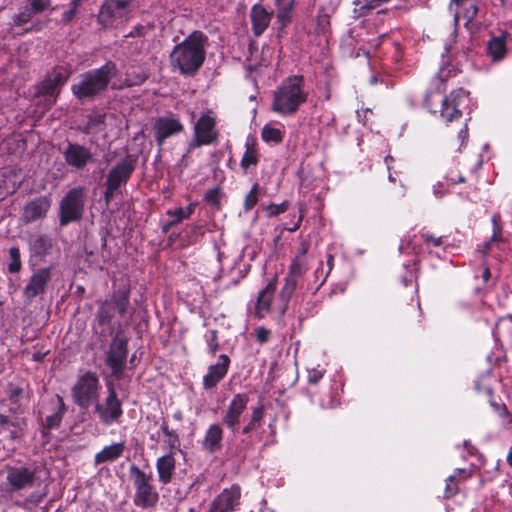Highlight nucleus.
Instances as JSON below:
<instances>
[{
	"instance_id": "f257e3e1",
	"label": "nucleus",
	"mask_w": 512,
	"mask_h": 512,
	"mask_svg": "<svg viewBox=\"0 0 512 512\" xmlns=\"http://www.w3.org/2000/svg\"><path fill=\"white\" fill-rule=\"evenodd\" d=\"M207 37L200 31H194L170 54L171 65L184 75H193L205 60Z\"/></svg>"
},
{
	"instance_id": "f03ea898",
	"label": "nucleus",
	"mask_w": 512,
	"mask_h": 512,
	"mask_svg": "<svg viewBox=\"0 0 512 512\" xmlns=\"http://www.w3.org/2000/svg\"><path fill=\"white\" fill-rule=\"evenodd\" d=\"M308 99L302 75L285 78L273 94L272 110L282 116L296 113Z\"/></svg>"
},
{
	"instance_id": "7ed1b4c3",
	"label": "nucleus",
	"mask_w": 512,
	"mask_h": 512,
	"mask_svg": "<svg viewBox=\"0 0 512 512\" xmlns=\"http://www.w3.org/2000/svg\"><path fill=\"white\" fill-rule=\"evenodd\" d=\"M116 74V64L108 61L100 68L82 74L80 80L71 86V91L80 100L93 98L106 90Z\"/></svg>"
},
{
	"instance_id": "20e7f679",
	"label": "nucleus",
	"mask_w": 512,
	"mask_h": 512,
	"mask_svg": "<svg viewBox=\"0 0 512 512\" xmlns=\"http://www.w3.org/2000/svg\"><path fill=\"white\" fill-rule=\"evenodd\" d=\"M129 471L135 488L134 504L143 509L154 507L159 500V494L152 485V474L135 465Z\"/></svg>"
},
{
	"instance_id": "39448f33",
	"label": "nucleus",
	"mask_w": 512,
	"mask_h": 512,
	"mask_svg": "<svg viewBox=\"0 0 512 512\" xmlns=\"http://www.w3.org/2000/svg\"><path fill=\"white\" fill-rule=\"evenodd\" d=\"M85 200L86 189L84 187L73 188L64 195L59 204V222L61 226H66L82 218Z\"/></svg>"
},
{
	"instance_id": "423d86ee",
	"label": "nucleus",
	"mask_w": 512,
	"mask_h": 512,
	"mask_svg": "<svg viewBox=\"0 0 512 512\" xmlns=\"http://www.w3.org/2000/svg\"><path fill=\"white\" fill-rule=\"evenodd\" d=\"M138 7L136 0H106L99 11L98 20L104 27L127 21Z\"/></svg>"
},
{
	"instance_id": "0eeeda50",
	"label": "nucleus",
	"mask_w": 512,
	"mask_h": 512,
	"mask_svg": "<svg viewBox=\"0 0 512 512\" xmlns=\"http://www.w3.org/2000/svg\"><path fill=\"white\" fill-rule=\"evenodd\" d=\"M100 383L92 372L81 375L72 387L73 401L81 408H88L98 401Z\"/></svg>"
},
{
	"instance_id": "6e6552de",
	"label": "nucleus",
	"mask_w": 512,
	"mask_h": 512,
	"mask_svg": "<svg viewBox=\"0 0 512 512\" xmlns=\"http://www.w3.org/2000/svg\"><path fill=\"white\" fill-rule=\"evenodd\" d=\"M216 116L209 110L202 114L194 126V135L189 143L190 149L210 145L218 139Z\"/></svg>"
},
{
	"instance_id": "1a4fd4ad",
	"label": "nucleus",
	"mask_w": 512,
	"mask_h": 512,
	"mask_svg": "<svg viewBox=\"0 0 512 512\" xmlns=\"http://www.w3.org/2000/svg\"><path fill=\"white\" fill-rule=\"evenodd\" d=\"M134 169L135 165L133 161L129 158H125L110 170L107 176V188L105 192L107 202L113 197L119 187L128 181Z\"/></svg>"
},
{
	"instance_id": "9d476101",
	"label": "nucleus",
	"mask_w": 512,
	"mask_h": 512,
	"mask_svg": "<svg viewBox=\"0 0 512 512\" xmlns=\"http://www.w3.org/2000/svg\"><path fill=\"white\" fill-rule=\"evenodd\" d=\"M249 395L246 393H237L230 400L223 415V423L235 434L240 424L241 416L247 409Z\"/></svg>"
},
{
	"instance_id": "9b49d317",
	"label": "nucleus",
	"mask_w": 512,
	"mask_h": 512,
	"mask_svg": "<svg viewBox=\"0 0 512 512\" xmlns=\"http://www.w3.org/2000/svg\"><path fill=\"white\" fill-rule=\"evenodd\" d=\"M95 411L100 421L105 425H110L121 417L123 411L121 402L117 398L115 389L111 386L108 388V395L103 403L96 402Z\"/></svg>"
},
{
	"instance_id": "f8f14e48",
	"label": "nucleus",
	"mask_w": 512,
	"mask_h": 512,
	"mask_svg": "<svg viewBox=\"0 0 512 512\" xmlns=\"http://www.w3.org/2000/svg\"><path fill=\"white\" fill-rule=\"evenodd\" d=\"M241 488L233 484L224 489L211 503L207 512H232L240 503Z\"/></svg>"
},
{
	"instance_id": "ddd939ff",
	"label": "nucleus",
	"mask_w": 512,
	"mask_h": 512,
	"mask_svg": "<svg viewBox=\"0 0 512 512\" xmlns=\"http://www.w3.org/2000/svg\"><path fill=\"white\" fill-rule=\"evenodd\" d=\"M52 204L50 195L36 197L23 207L21 220L23 223H32L43 219L48 214Z\"/></svg>"
},
{
	"instance_id": "4468645a",
	"label": "nucleus",
	"mask_w": 512,
	"mask_h": 512,
	"mask_svg": "<svg viewBox=\"0 0 512 512\" xmlns=\"http://www.w3.org/2000/svg\"><path fill=\"white\" fill-rule=\"evenodd\" d=\"M6 480L11 491L30 488L35 481V469L26 466L9 467Z\"/></svg>"
},
{
	"instance_id": "2eb2a0df",
	"label": "nucleus",
	"mask_w": 512,
	"mask_h": 512,
	"mask_svg": "<svg viewBox=\"0 0 512 512\" xmlns=\"http://www.w3.org/2000/svg\"><path fill=\"white\" fill-rule=\"evenodd\" d=\"M230 358L226 354L218 356V360L215 364H211L207 373L203 376V387L205 390L214 389L227 375L230 367Z\"/></svg>"
},
{
	"instance_id": "dca6fc26",
	"label": "nucleus",
	"mask_w": 512,
	"mask_h": 512,
	"mask_svg": "<svg viewBox=\"0 0 512 512\" xmlns=\"http://www.w3.org/2000/svg\"><path fill=\"white\" fill-rule=\"evenodd\" d=\"M449 10L454 14L455 25H459L463 21L465 27L471 28L479 8L470 0H452Z\"/></svg>"
},
{
	"instance_id": "f3484780",
	"label": "nucleus",
	"mask_w": 512,
	"mask_h": 512,
	"mask_svg": "<svg viewBox=\"0 0 512 512\" xmlns=\"http://www.w3.org/2000/svg\"><path fill=\"white\" fill-rule=\"evenodd\" d=\"M154 129L155 140L159 146H162L168 137L180 133L183 130V125L178 118L167 115L156 119Z\"/></svg>"
},
{
	"instance_id": "a211bd4d",
	"label": "nucleus",
	"mask_w": 512,
	"mask_h": 512,
	"mask_svg": "<svg viewBox=\"0 0 512 512\" xmlns=\"http://www.w3.org/2000/svg\"><path fill=\"white\" fill-rule=\"evenodd\" d=\"M467 98V93L463 89H458L450 93L449 96H446L442 100L441 106V117L446 122H451L454 119H458L461 117L460 106L461 103L464 102Z\"/></svg>"
},
{
	"instance_id": "6ab92c4d",
	"label": "nucleus",
	"mask_w": 512,
	"mask_h": 512,
	"mask_svg": "<svg viewBox=\"0 0 512 512\" xmlns=\"http://www.w3.org/2000/svg\"><path fill=\"white\" fill-rule=\"evenodd\" d=\"M127 358V342L124 339L116 338L112 341L107 356V365L114 375H120L123 371Z\"/></svg>"
},
{
	"instance_id": "aec40b11",
	"label": "nucleus",
	"mask_w": 512,
	"mask_h": 512,
	"mask_svg": "<svg viewBox=\"0 0 512 512\" xmlns=\"http://www.w3.org/2000/svg\"><path fill=\"white\" fill-rule=\"evenodd\" d=\"M68 80V74L61 70H54L49 73L38 86V94L50 97L53 103L58 95V88Z\"/></svg>"
},
{
	"instance_id": "412c9836",
	"label": "nucleus",
	"mask_w": 512,
	"mask_h": 512,
	"mask_svg": "<svg viewBox=\"0 0 512 512\" xmlns=\"http://www.w3.org/2000/svg\"><path fill=\"white\" fill-rule=\"evenodd\" d=\"M63 154L66 163L78 170L83 169L93 159L90 149L79 144H68Z\"/></svg>"
},
{
	"instance_id": "4be33fe9",
	"label": "nucleus",
	"mask_w": 512,
	"mask_h": 512,
	"mask_svg": "<svg viewBox=\"0 0 512 512\" xmlns=\"http://www.w3.org/2000/svg\"><path fill=\"white\" fill-rule=\"evenodd\" d=\"M51 279L50 268H42L35 272L28 284L24 288V295L28 300H32L38 295L44 293L47 283Z\"/></svg>"
},
{
	"instance_id": "5701e85b",
	"label": "nucleus",
	"mask_w": 512,
	"mask_h": 512,
	"mask_svg": "<svg viewBox=\"0 0 512 512\" xmlns=\"http://www.w3.org/2000/svg\"><path fill=\"white\" fill-rule=\"evenodd\" d=\"M176 469L175 452L167 451L156 460L158 480L161 484L167 485L171 482Z\"/></svg>"
},
{
	"instance_id": "b1692460",
	"label": "nucleus",
	"mask_w": 512,
	"mask_h": 512,
	"mask_svg": "<svg viewBox=\"0 0 512 512\" xmlns=\"http://www.w3.org/2000/svg\"><path fill=\"white\" fill-rule=\"evenodd\" d=\"M276 290L275 281H271L258 295L256 304V313L259 317H264L268 312L272 310L277 311L279 306V300L273 302V295Z\"/></svg>"
},
{
	"instance_id": "393cba45",
	"label": "nucleus",
	"mask_w": 512,
	"mask_h": 512,
	"mask_svg": "<svg viewBox=\"0 0 512 512\" xmlns=\"http://www.w3.org/2000/svg\"><path fill=\"white\" fill-rule=\"evenodd\" d=\"M252 29L256 36H260L269 26L272 14L261 4H255L250 12Z\"/></svg>"
},
{
	"instance_id": "a878e982",
	"label": "nucleus",
	"mask_w": 512,
	"mask_h": 512,
	"mask_svg": "<svg viewBox=\"0 0 512 512\" xmlns=\"http://www.w3.org/2000/svg\"><path fill=\"white\" fill-rule=\"evenodd\" d=\"M223 439V429L220 424H211L205 432L201 441L202 448L210 453H214L221 447Z\"/></svg>"
},
{
	"instance_id": "bb28decb",
	"label": "nucleus",
	"mask_w": 512,
	"mask_h": 512,
	"mask_svg": "<svg viewBox=\"0 0 512 512\" xmlns=\"http://www.w3.org/2000/svg\"><path fill=\"white\" fill-rule=\"evenodd\" d=\"M507 33L503 32L498 36H493L487 42V54L493 62L504 59L507 54L506 45Z\"/></svg>"
},
{
	"instance_id": "cd10ccee",
	"label": "nucleus",
	"mask_w": 512,
	"mask_h": 512,
	"mask_svg": "<svg viewBox=\"0 0 512 512\" xmlns=\"http://www.w3.org/2000/svg\"><path fill=\"white\" fill-rule=\"evenodd\" d=\"M195 207V203H190L186 208L178 207L167 210L166 215L170 219L163 225V231L167 232L183 220L188 219L193 214Z\"/></svg>"
},
{
	"instance_id": "c85d7f7f",
	"label": "nucleus",
	"mask_w": 512,
	"mask_h": 512,
	"mask_svg": "<svg viewBox=\"0 0 512 512\" xmlns=\"http://www.w3.org/2000/svg\"><path fill=\"white\" fill-rule=\"evenodd\" d=\"M124 442L113 443L105 446L100 452L95 455V465L112 462L120 458L125 450Z\"/></svg>"
},
{
	"instance_id": "c756f323",
	"label": "nucleus",
	"mask_w": 512,
	"mask_h": 512,
	"mask_svg": "<svg viewBox=\"0 0 512 512\" xmlns=\"http://www.w3.org/2000/svg\"><path fill=\"white\" fill-rule=\"evenodd\" d=\"M491 222L493 225V233L490 240L487 241L483 246V257L493 252L495 247L499 248L500 245L504 243V238L502 236V228L500 226V215L494 214L492 216Z\"/></svg>"
},
{
	"instance_id": "7c9ffc66",
	"label": "nucleus",
	"mask_w": 512,
	"mask_h": 512,
	"mask_svg": "<svg viewBox=\"0 0 512 512\" xmlns=\"http://www.w3.org/2000/svg\"><path fill=\"white\" fill-rule=\"evenodd\" d=\"M255 146V139L253 137H248L245 143L246 151L241 159V166L245 170L258 163V153Z\"/></svg>"
},
{
	"instance_id": "2f4dec72",
	"label": "nucleus",
	"mask_w": 512,
	"mask_h": 512,
	"mask_svg": "<svg viewBox=\"0 0 512 512\" xmlns=\"http://www.w3.org/2000/svg\"><path fill=\"white\" fill-rule=\"evenodd\" d=\"M470 477V472L466 469H457L453 475L446 480L445 497L450 498L458 492L457 481Z\"/></svg>"
},
{
	"instance_id": "473e14b6",
	"label": "nucleus",
	"mask_w": 512,
	"mask_h": 512,
	"mask_svg": "<svg viewBox=\"0 0 512 512\" xmlns=\"http://www.w3.org/2000/svg\"><path fill=\"white\" fill-rule=\"evenodd\" d=\"M297 285V280L295 278L288 277L286 282L281 290L279 295V306L277 307V311L283 313L286 310L287 304L289 302L290 297L292 296Z\"/></svg>"
},
{
	"instance_id": "72a5a7b5",
	"label": "nucleus",
	"mask_w": 512,
	"mask_h": 512,
	"mask_svg": "<svg viewBox=\"0 0 512 512\" xmlns=\"http://www.w3.org/2000/svg\"><path fill=\"white\" fill-rule=\"evenodd\" d=\"M389 0H356L354 1V13L357 17L365 16L367 13Z\"/></svg>"
},
{
	"instance_id": "f704fd0d",
	"label": "nucleus",
	"mask_w": 512,
	"mask_h": 512,
	"mask_svg": "<svg viewBox=\"0 0 512 512\" xmlns=\"http://www.w3.org/2000/svg\"><path fill=\"white\" fill-rule=\"evenodd\" d=\"M275 4L278 8L277 18L283 25H285L290 20V12L292 10L293 1L275 0Z\"/></svg>"
},
{
	"instance_id": "c9c22d12",
	"label": "nucleus",
	"mask_w": 512,
	"mask_h": 512,
	"mask_svg": "<svg viewBox=\"0 0 512 512\" xmlns=\"http://www.w3.org/2000/svg\"><path fill=\"white\" fill-rule=\"evenodd\" d=\"M261 136L267 143H279L282 141L283 133L279 128L266 124L262 129Z\"/></svg>"
},
{
	"instance_id": "e433bc0d",
	"label": "nucleus",
	"mask_w": 512,
	"mask_h": 512,
	"mask_svg": "<svg viewBox=\"0 0 512 512\" xmlns=\"http://www.w3.org/2000/svg\"><path fill=\"white\" fill-rule=\"evenodd\" d=\"M290 277L297 278L301 277L307 270V260L306 258H301L300 256H295L290 267Z\"/></svg>"
},
{
	"instance_id": "4c0bfd02",
	"label": "nucleus",
	"mask_w": 512,
	"mask_h": 512,
	"mask_svg": "<svg viewBox=\"0 0 512 512\" xmlns=\"http://www.w3.org/2000/svg\"><path fill=\"white\" fill-rule=\"evenodd\" d=\"M57 401L59 404L58 412L46 417V426L49 429L55 428L60 424L65 411V404L63 398L57 395Z\"/></svg>"
},
{
	"instance_id": "58836bf2",
	"label": "nucleus",
	"mask_w": 512,
	"mask_h": 512,
	"mask_svg": "<svg viewBox=\"0 0 512 512\" xmlns=\"http://www.w3.org/2000/svg\"><path fill=\"white\" fill-rule=\"evenodd\" d=\"M10 262L8 264V271L10 273H17L21 270L22 263L20 259V250L18 247H11L9 249Z\"/></svg>"
},
{
	"instance_id": "ea45409f",
	"label": "nucleus",
	"mask_w": 512,
	"mask_h": 512,
	"mask_svg": "<svg viewBox=\"0 0 512 512\" xmlns=\"http://www.w3.org/2000/svg\"><path fill=\"white\" fill-rule=\"evenodd\" d=\"M35 15L34 12L29 9V6L25 4L20 8V11L14 16L13 22L15 25L21 26L27 23Z\"/></svg>"
},
{
	"instance_id": "a19ab883",
	"label": "nucleus",
	"mask_w": 512,
	"mask_h": 512,
	"mask_svg": "<svg viewBox=\"0 0 512 512\" xmlns=\"http://www.w3.org/2000/svg\"><path fill=\"white\" fill-rule=\"evenodd\" d=\"M221 198L222 192L219 188L210 189L204 195V200L206 201V203L217 209H219L220 207Z\"/></svg>"
},
{
	"instance_id": "79ce46f5",
	"label": "nucleus",
	"mask_w": 512,
	"mask_h": 512,
	"mask_svg": "<svg viewBox=\"0 0 512 512\" xmlns=\"http://www.w3.org/2000/svg\"><path fill=\"white\" fill-rule=\"evenodd\" d=\"M258 192H259V186L257 183H255L250 192L246 195L244 199V209L246 211L251 210L258 202Z\"/></svg>"
},
{
	"instance_id": "37998d69",
	"label": "nucleus",
	"mask_w": 512,
	"mask_h": 512,
	"mask_svg": "<svg viewBox=\"0 0 512 512\" xmlns=\"http://www.w3.org/2000/svg\"><path fill=\"white\" fill-rule=\"evenodd\" d=\"M205 338H206V343H207L209 353L211 355H215L219 348L217 331L209 330L206 333Z\"/></svg>"
},
{
	"instance_id": "c03bdc74",
	"label": "nucleus",
	"mask_w": 512,
	"mask_h": 512,
	"mask_svg": "<svg viewBox=\"0 0 512 512\" xmlns=\"http://www.w3.org/2000/svg\"><path fill=\"white\" fill-rule=\"evenodd\" d=\"M81 5V0H72L69 4V9L62 15V21L65 23L71 22L76 16L78 9Z\"/></svg>"
},
{
	"instance_id": "a18cd8bd",
	"label": "nucleus",
	"mask_w": 512,
	"mask_h": 512,
	"mask_svg": "<svg viewBox=\"0 0 512 512\" xmlns=\"http://www.w3.org/2000/svg\"><path fill=\"white\" fill-rule=\"evenodd\" d=\"M25 2L35 14L45 11L51 4L50 0H26Z\"/></svg>"
},
{
	"instance_id": "49530a36",
	"label": "nucleus",
	"mask_w": 512,
	"mask_h": 512,
	"mask_svg": "<svg viewBox=\"0 0 512 512\" xmlns=\"http://www.w3.org/2000/svg\"><path fill=\"white\" fill-rule=\"evenodd\" d=\"M288 208V202L283 201L280 204H270L265 208V211L269 217H274L284 213Z\"/></svg>"
},
{
	"instance_id": "de8ad7c7",
	"label": "nucleus",
	"mask_w": 512,
	"mask_h": 512,
	"mask_svg": "<svg viewBox=\"0 0 512 512\" xmlns=\"http://www.w3.org/2000/svg\"><path fill=\"white\" fill-rule=\"evenodd\" d=\"M264 418V406L258 405L252 409L250 422L254 424L256 427L261 426V423Z\"/></svg>"
},
{
	"instance_id": "09e8293b",
	"label": "nucleus",
	"mask_w": 512,
	"mask_h": 512,
	"mask_svg": "<svg viewBox=\"0 0 512 512\" xmlns=\"http://www.w3.org/2000/svg\"><path fill=\"white\" fill-rule=\"evenodd\" d=\"M422 240L426 244L427 247H439L442 245V237L435 236L429 233H423L421 235Z\"/></svg>"
},
{
	"instance_id": "8fccbe9b",
	"label": "nucleus",
	"mask_w": 512,
	"mask_h": 512,
	"mask_svg": "<svg viewBox=\"0 0 512 512\" xmlns=\"http://www.w3.org/2000/svg\"><path fill=\"white\" fill-rule=\"evenodd\" d=\"M165 443L167 445L168 451H173L179 447V437L175 431L171 432L169 435L165 436Z\"/></svg>"
},
{
	"instance_id": "3c124183",
	"label": "nucleus",
	"mask_w": 512,
	"mask_h": 512,
	"mask_svg": "<svg viewBox=\"0 0 512 512\" xmlns=\"http://www.w3.org/2000/svg\"><path fill=\"white\" fill-rule=\"evenodd\" d=\"M324 375V369L320 368H313L308 370V382L311 384H317Z\"/></svg>"
},
{
	"instance_id": "603ef678",
	"label": "nucleus",
	"mask_w": 512,
	"mask_h": 512,
	"mask_svg": "<svg viewBox=\"0 0 512 512\" xmlns=\"http://www.w3.org/2000/svg\"><path fill=\"white\" fill-rule=\"evenodd\" d=\"M147 79V75L145 73L137 74L135 77H131L129 73H127L126 84L127 86L140 85Z\"/></svg>"
},
{
	"instance_id": "864d4df0",
	"label": "nucleus",
	"mask_w": 512,
	"mask_h": 512,
	"mask_svg": "<svg viewBox=\"0 0 512 512\" xmlns=\"http://www.w3.org/2000/svg\"><path fill=\"white\" fill-rule=\"evenodd\" d=\"M256 337L260 343H265L269 340L270 331L264 327H260L256 330Z\"/></svg>"
},
{
	"instance_id": "5fc2aeb1",
	"label": "nucleus",
	"mask_w": 512,
	"mask_h": 512,
	"mask_svg": "<svg viewBox=\"0 0 512 512\" xmlns=\"http://www.w3.org/2000/svg\"><path fill=\"white\" fill-rule=\"evenodd\" d=\"M127 302H128L127 294H123L120 300L114 302L115 307L120 314H123L125 312Z\"/></svg>"
},
{
	"instance_id": "6e6d98bb",
	"label": "nucleus",
	"mask_w": 512,
	"mask_h": 512,
	"mask_svg": "<svg viewBox=\"0 0 512 512\" xmlns=\"http://www.w3.org/2000/svg\"><path fill=\"white\" fill-rule=\"evenodd\" d=\"M309 242L306 240H303L300 244V247L297 250V253L295 256H300L301 258H305V255L307 254L309 250Z\"/></svg>"
},
{
	"instance_id": "4d7b16f0",
	"label": "nucleus",
	"mask_w": 512,
	"mask_h": 512,
	"mask_svg": "<svg viewBox=\"0 0 512 512\" xmlns=\"http://www.w3.org/2000/svg\"><path fill=\"white\" fill-rule=\"evenodd\" d=\"M23 390L20 387H13L10 390V400L12 402H17L19 397L22 395Z\"/></svg>"
},
{
	"instance_id": "13d9d810",
	"label": "nucleus",
	"mask_w": 512,
	"mask_h": 512,
	"mask_svg": "<svg viewBox=\"0 0 512 512\" xmlns=\"http://www.w3.org/2000/svg\"><path fill=\"white\" fill-rule=\"evenodd\" d=\"M446 182L449 183V184L461 183V182H464V178L462 176L456 177V176L453 175V172H450L446 176Z\"/></svg>"
},
{
	"instance_id": "bf43d9fd",
	"label": "nucleus",
	"mask_w": 512,
	"mask_h": 512,
	"mask_svg": "<svg viewBox=\"0 0 512 512\" xmlns=\"http://www.w3.org/2000/svg\"><path fill=\"white\" fill-rule=\"evenodd\" d=\"M442 186H443L442 183H437L436 185H434L433 192L436 197H442L445 194V191L443 189L440 190V188H442Z\"/></svg>"
},
{
	"instance_id": "052dcab7",
	"label": "nucleus",
	"mask_w": 512,
	"mask_h": 512,
	"mask_svg": "<svg viewBox=\"0 0 512 512\" xmlns=\"http://www.w3.org/2000/svg\"><path fill=\"white\" fill-rule=\"evenodd\" d=\"M255 428H257L254 424H252L250 421L248 422L247 425H245L243 428H242V433L243 434H249L252 430H254Z\"/></svg>"
},
{
	"instance_id": "680f3d73",
	"label": "nucleus",
	"mask_w": 512,
	"mask_h": 512,
	"mask_svg": "<svg viewBox=\"0 0 512 512\" xmlns=\"http://www.w3.org/2000/svg\"><path fill=\"white\" fill-rule=\"evenodd\" d=\"M10 424V420L6 415L0 414V429Z\"/></svg>"
},
{
	"instance_id": "e2e57ef3",
	"label": "nucleus",
	"mask_w": 512,
	"mask_h": 512,
	"mask_svg": "<svg viewBox=\"0 0 512 512\" xmlns=\"http://www.w3.org/2000/svg\"><path fill=\"white\" fill-rule=\"evenodd\" d=\"M160 428H161V431H162V433H163V435H164V436H167V435H169L171 432H173V430H170V429H169L168 424H167V422H165V421H163V422H162V424H161Z\"/></svg>"
},
{
	"instance_id": "0e129e2a",
	"label": "nucleus",
	"mask_w": 512,
	"mask_h": 512,
	"mask_svg": "<svg viewBox=\"0 0 512 512\" xmlns=\"http://www.w3.org/2000/svg\"><path fill=\"white\" fill-rule=\"evenodd\" d=\"M458 136L461 139V142L463 143L468 138L467 128L464 127L463 129H461Z\"/></svg>"
},
{
	"instance_id": "69168bd1",
	"label": "nucleus",
	"mask_w": 512,
	"mask_h": 512,
	"mask_svg": "<svg viewBox=\"0 0 512 512\" xmlns=\"http://www.w3.org/2000/svg\"><path fill=\"white\" fill-rule=\"evenodd\" d=\"M301 221H302V216L300 215L298 218V221L295 224H293L292 228H289L288 230L291 232L296 231L300 227Z\"/></svg>"
},
{
	"instance_id": "338daca9",
	"label": "nucleus",
	"mask_w": 512,
	"mask_h": 512,
	"mask_svg": "<svg viewBox=\"0 0 512 512\" xmlns=\"http://www.w3.org/2000/svg\"><path fill=\"white\" fill-rule=\"evenodd\" d=\"M174 419L181 421L182 420V413L180 411L174 413L173 415Z\"/></svg>"
},
{
	"instance_id": "774afa93",
	"label": "nucleus",
	"mask_w": 512,
	"mask_h": 512,
	"mask_svg": "<svg viewBox=\"0 0 512 512\" xmlns=\"http://www.w3.org/2000/svg\"><path fill=\"white\" fill-rule=\"evenodd\" d=\"M260 512H273V510H271V509H269L267 507H264V508L261 509Z\"/></svg>"
}]
</instances>
